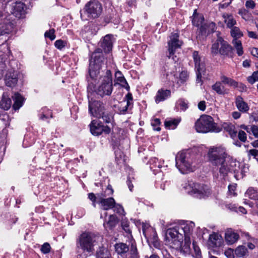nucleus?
<instances>
[{"instance_id":"obj_1","label":"nucleus","mask_w":258,"mask_h":258,"mask_svg":"<svg viewBox=\"0 0 258 258\" xmlns=\"http://www.w3.org/2000/svg\"><path fill=\"white\" fill-rule=\"evenodd\" d=\"M208 156L212 165L217 167L219 173L223 177L225 176L229 172L236 170V160L228 155L226 148L223 146L210 148Z\"/></svg>"},{"instance_id":"obj_2","label":"nucleus","mask_w":258,"mask_h":258,"mask_svg":"<svg viewBox=\"0 0 258 258\" xmlns=\"http://www.w3.org/2000/svg\"><path fill=\"white\" fill-rule=\"evenodd\" d=\"M175 160L176 167L183 174L193 171L197 165L196 156L190 151L178 152Z\"/></svg>"},{"instance_id":"obj_3","label":"nucleus","mask_w":258,"mask_h":258,"mask_svg":"<svg viewBox=\"0 0 258 258\" xmlns=\"http://www.w3.org/2000/svg\"><path fill=\"white\" fill-rule=\"evenodd\" d=\"M89 112L91 115L96 118H102L106 123H111L113 115L105 104L100 101L89 100Z\"/></svg>"},{"instance_id":"obj_4","label":"nucleus","mask_w":258,"mask_h":258,"mask_svg":"<svg viewBox=\"0 0 258 258\" xmlns=\"http://www.w3.org/2000/svg\"><path fill=\"white\" fill-rule=\"evenodd\" d=\"M183 234L175 227L167 230L165 237V244L171 248L179 250L181 253L187 255L190 252L183 251L185 245V239L183 244Z\"/></svg>"},{"instance_id":"obj_5","label":"nucleus","mask_w":258,"mask_h":258,"mask_svg":"<svg viewBox=\"0 0 258 258\" xmlns=\"http://www.w3.org/2000/svg\"><path fill=\"white\" fill-rule=\"evenodd\" d=\"M194 128L198 133H219L221 128L210 115L203 114L195 123Z\"/></svg>"},{"instance_id":"obj_6","label":"nucleus","mask_w":258,"mask_h":258,"mask_svg":"<svg viewBox=\"0 0 258 258\" xmlns=\"http://www.w3.org/2000/svg\"><path fill=\"white\" fill-rule=\"evenodd\" d=\"M99 84L95 90L96 93L101 97L110 96L113 91V82L111 72L109 70L102 72L99 80Z\"/></svg>"},{"instance_id":"obj_7","label":"nucleus","mask_w":258,"mask_h":258,"mask_svg":"<svg viewBox=\"0 0 258 258\" xmlns=\"http://www.w3.org/2000/svg\"><path fill=\"white\" fill-rule=\"evenodd\" d=\"M232 47L222 37H218L212 44L211 53L214 55L220 54L223 56L232 57L233 55Z\"/></svg>"},{"instance_id":"obj_8","label":"nucleus","mask_w":258,"mask_h":258,"mask_svg":"<svg viewBox=\"0 0 258 258\" xmlns=\"http://www.w3.org/2000/svg\"><path fill=\"white\" fill-rule=\"evenodd\" d=\"M96 241V237L92 233L83 232L79 236L77 240L78 247L84 251L89 253L94 250V246Z\"/></svg>"},{"instance_id":"obj_9","label":"nucleus","mask_w":258,"mask_h":258,"mask_svg":"<svg viewBox=\"0 0 258 258\" xmlns=\"http://www.w3.org/2000/svg\"><path fill=\"white\" fill-rule=\"evenodd\" d=\"M103 57L100 52H94L90 59L89 74L90 79L96 80L100 74Z\"/></svg>"},{"instance_id":"obj_10","label":"nucleus","mask_w":258,"mask_h":258,"mask_svg":"<svg viewBox=\"0 0 258 258\" xmlns=\"http://www.w3.org/2000/svg\"><path fill=\"white\" fill-rule=\"evenodd\" d=\"M83 10L89 18L95 19L101 15L103 8L98 0H90L85 4Z\"/></svg>"},{"instance_id":"obj_11","label":"nucleus","mask_w":258,"mask_h":258,"mask_svg":"<svg viewBox=\"0 0 258 258\" xmlns=\"http://www.w3.org/2000/svg\"><path fill=\"white\" fill-rule=\"evenodd\" d=\"M185 188L189 194L198 198L208 197L210 194V190L208 186L195 183L191 181L188 182Z\"/></svg>"},{"instance_id":"obj_12","label":"nucleus","mask_w":258,"mask_h":258,"mask_svg":"<svg viewBox=\"0 0 258 258\" xmlns=\"http://www.w3.org/2000/svg\"><path fill=\"white\" fill-rule=\"evenodd\" d=\"M113 192V190L111 185L107 186L106 190L101 193L98 194V203L104 210L112 209L114 206L115 200L113 198H106L107 196H111Z\"/></svg>"},{"instance_id":"obj_13","label":"nucleus","mask_w":258,"mask_h":258,"mask_svg":"<svg viewBox=\"0 0 258 258\" xmlns=\"http://www.w3.org/2000/svg\"><path fill=\"white\" fill-rule=\"evenodd\" d=\"M169 38L170 39L168 42V54L167 56L176 62L178 59L174 54L175 52L177 49L180 48L183 43L179 39V34L177 33H171Z\"/></svg>"},{"instance_id":"obj_14","label":"nucleus","mask_w":258,"mask_h":258,"mask_svg":"<svg viewBox=\"0 0 258 258\" xmlns=\"http://www.w3.org/2000/svg\"><path fill=\"white\" fill-rule=\"evenodd\" d=\"M195 224L192 222H186L178 226L175 227L178 228L179 232L183 233L185 239V245L183 251L185 252H190V235L193 231Z\"/></svg>"},{"instance_id":"obj_15","label":"nucleus","mask_w":258,"mask_h":258,"mask_svg":"<svg viewBox=\"0 0 258 258\" xmlns=\"http://www.w3.org/2000/svg\"><path fill=\"white\" fill-rule=\"evenodd\" d=\"M192 57L195 62V70L196 71L197 82L200 83L201 82L202 75L204 74L206 71L205 64L204 59L200 56L198 51H194Z\"/></svg>"},{"instance_id":"obj_16","label":"nucleus","mask_w":258,"mask_h":258,"mask_svg":"<svg viewBox=\"0 0 258 258\" xmlns=\"http://www.w3.org/2000/svg\"><path fill=\"white\" fill-rule=\"evenodd\" d=\"M11 13L16 17L22 18L25 14V5L19 0H11Z\"/></svg>"},{"instance_id":"obj_17","label":"nucleus","mask_w":258,"mask_h":258,"mask_svg":"<svg viewBox=\"0 0 258 258\" xmlns=\"http://www.w3.org/2000/svg\"><path fill=\"white\" fill-rule=\"evenodd\" d=\"M18 73L14 70H10L6 75L5 83L7 86L13 87L16 85L18 81Z\"/></svg>"},{"instance_id":"obj_18","label":"nucleus","mask_w":258,"mask_h":258,"mask_svg":"<svg viewBox=\"0 0 258 258\" xmlns=\"http://www.w3.org/2000/svg\"><path fill=\"white\" fill-rule=\"evenodd\" d=\"M239 235L232 229H228L225 233V239L228 245L235 243L239 239Z\"/></svg>"},{"instance_id":"obj_19","label":"nucleus","mask_w":258,"mask_h":258,"mask_svg":"<svg viewBox=\"0 0 258 258\" xmlns=\"http://www.w3.org/2000/svg\"><path fill=\"white\" fill-rule=\"evenodd\" d=\"M114 82V85L115 84H119L121 87L124 88L127 91L130 90V86L120 71H118L115 72Z\"/></svg>"},{"instance_id":"obj_20","label":"nucleus","mask_w":258,"mask_h":258,"mask_svg":"<svg viewBox=\"0 0 258 258\" xmlns=\"http://www.w3.org/2000/svg\"><path fill=\"white\" fill-rule=\"evenodd\" d=\"M125 102H121L120 106V111L122 113H124L128 108H131L133 105V98L132 94L128 92L125 96Z\"/></svg>"},{"instance_id":"obj_21","label":"nucleus","mask_w":258,"mask_h":258,"mask_svg":"<svg viewBox=\"0 0 258 258\" xmlns=\"http://www.w3.org/2000/svg\"><path fill=\"white\" fill-rule=\"evenodd\" d=\"M216 29L215 23L209 22L202 25L200 28V31L202 35H207L209 34L213 33Z\"/></svg>"},{"instance_id":"obj_22","label":"nucleus","mask_w":258,"mask_h":258,"mask_svg":"<svg viewBox=\"0 0 258 258\" xmlns=\"http://www.w3.org/2000/svg\"><path fill=\"white\" fill-rule=\"evenodd\" d=\"M112 35H106L101 42V46L105 52H109L112 50Z\"/></svg>"},{"instance_id":"obj_23","label":"nucleus","mask_w":258,"mask_h":258,"mask_svg":"<svg viewBox=\"0 0 258 258\" xmlns=\"http://www.w3.org/2000/svg\"><path fill=\"white\" fill-rule=\"evenodd\" d=\"M223 239L221 235L213 233L211 234L209 238L208 244L213 247H219L222 244Z\"/></svg>"},{"instance_id":"obj_24","label":"nucleus","mask_w":258,"mask_h":258,"mask_svg":"<svg viewBox=\"0 0 258 258\" xmlns=\"http://www.w3.org/2000/svg\"><path fill=\"white\" fill-rule=\"evenodd\" d=\"M90 131L95 136H99L102 133V123L97 120H93L90 124Z\"/></svg>"},{"instance_id":"obj_25","label":"nucleus","mask_w":258,"mask_h":258,"mask_svg":"<svg viewBox=\"0 0 258 258\" xmlns=\"http://www.w3.org/2000/svg\"><path fill=\"white\" fill-rule=\"evenodd\" d=\"M171 96V91L168 89H159L157 92L155 96V102L156 103H159L160 102L163 101L169 98Z\"/></svg>"},{"instance_id":"obj_26","label":"nucleus","mask_w":258,"mask_h":258,"mask_svg":"<svg viewBox=\"0 0 258 258\" xmlns=\"http://www.w3.org/2000/svg\"><path fill=\"white\" fill-rule=\"evenodd\" d=\"M222 18L224 20V22L226 25V26L228 28H231L234 26L236 24V21L234 18L233 15L229 13H223L222 14Z\"/></svg>"},{"instance_id":"obj_27","label":"nucleus","mask_w":258,"mask_h":258,"mask_svg":"<svg viewBox=\"0 0 258 258\" xmlns=\"http://www.w3.org/2000/svg\"><path fill=\"white\" fill-rule=\"evenodd\" d=\"M11 99L6 93H4L0 101V107L7 110L11 107Z\"/></svg>"},{"instance_id":"obj_28","label":"nucleus","mask_w":258,"mask_h":258,"mask_svg":"<svg viewBox=\"0 0 258 258\" xmlns=\"http://www.w3.org/2000/svg\"><path fill=\"white\" fill-rule=\"evenodd\" d=\"M235 104L239 111L242 112H246L249 109L247 103L245 102L241 97L238 96L236 99Z\"/></svg>"},{"instance_id":"obj_29","label":"nucleus","mask_w":258,"mask_h":258,"mask_svg":"<svg viewBox=\"0 0 258 258\" xmlns=\"http://www.w3.org/2000/svg\"><path fill=\"white\" fill-rule=\"evenodd\" d=\"M13 97L14 101L13 108L15 110H18L23 105L24 98L19 93H15Z\"/></svg>"},{"instance_id":"obj_30","label":"nucleus","mask_w":258,"mask_h":258,"mask_svg":"<svg viewBox=\"0 0 258 258\" xmlns=\"http://www.w3.org/2000/svg\"><path fill=\"white\" fill-rule=\"evenodd\" d=\"M224 129L229 133L231 138L234 139L237 135V131L235 130V126L231 123H224L223 124Z\"/></svg>"},{"instance_id":"obj_31","label":"nucleus","mask_w":258,"mask_h":258,"mask_svg":"<svg viewBox=\"0 0 258 258\" xmlns=\"http://www.w3.org/2000/svg\"><path fill=\"white\" fill-rule=\"evenodd\" d=\"M245 196L250 199L257 201L256 206L258 208V191L254 188L250 187L246 190Z\"/></svg>"},{"instance_id":"obj_32","label":"nucleus","mask_w":258,"mask_h":258,"mask_svg":"<svg viewBox=\"0 0 258 258\" xmlns=\"http://www.w3.org/2000/svg\"><path fill=\"white\" fill-rule=\"evenodd\" d=\"M221 81L224 84H226L229 86L236 88L238 86V83L233 79L228 78L225 76H222L220 78Z\"/></svg>"},{"instance_id":"obj_33","label":"nucleus","mask_w":258,"mask_h":258,"mask_svg":"<svg viewBox=\"0 0 258 258\" xmlns=\"http://www.w3.org/2000/svg\"><path fill=\"white\" fill-rule=\"evenodd\" d=\"M115 248L116 252L119 254L125 253L129 250L128 246L123 243L116 244L115 245Z\"/></svg>"},{"instance_id":"obj_34","label":"nucleus","mask_w":258,"mask_h":258,"mask_svg":"<svg viewBox=\"0 0 258 258\" xmlns=\"http://www.w3.org/2000/svg\"><path fill=\"white\" fill-rule=\"evenodd\" d=\"M232 44L237 55L241 56L243 54V50L241 41L237 39H233Z\"/></svg>"},{"instance_id":"obj_35","label":"nucleus","mask_w":258,"mask_h":258,"mask_svg":"<svg viewBox=\"0 0 258 258\" xmlns=\"http://www.w3.org/2000/svg\"><path fill=\"white\" fill-rule=\"evenodd\" d=\"M192 18V23L194 25L199 27L200 25H203L202 23L204 20V17L202 16L199 15L197 13L196 10H195Z\"/></svg>"},{"instance_id":"obj_36","label":"nucleus","mask_w":258,"mask_h":258,"mask_svg":"<svg viewBox=\"0 0 258 258\" xmlns=\"http://www.w3.org/2000/svg\"><path fill=\"white\" fill-rule=\"evenodd\" d=\"M180 119H170L165 121V127L168 129H174L180 122Z\"/></svg>"},{"instance_id":"obj_37","label":"nucleus","mask_w":258,"mask_h":258,"mask_svg":"<svg viewBox=\"0 0 258 258\" xmlns=\"http://www.w3.org/2000/svg\"><path fill=\"white\" fill-rule=\"evenodd\" d=\"M192 246L194 250L193 251H191L190 250V252L188 254L191 253L192 256L194 257L195 258H202V253L201 249L199 246L197 244L196 242H195V241H193L192 242Z\"/></svg>"},{"instance_id":"obj_38","label":"nucleus","mask_w":258,"mask_h":258,"mask_svg":"<svg viewBox=\"0 0 258 258\" xmlns=\"http://www.w3.org/2000/svg\"><path fill=\"white\" fill-rule=\"evenodd\" d=\"M192 246L194 250L193 251H191L190 250V252L188 254L191 253L192 256L194 257L195 258H202V253L201 249L199 246L197 244L196 242H195V241H193L192 242Z\"/></svg>"},{"instance_id":"obj_39","label":"nucleus","mask_w":258,"mask_h":258,"mask_svg":"<svg viewBox=\"0 0 258 258\" xmlns=\"http://www.w3.org/2000/svg\"><path fill=\"white\" fill-rule=\"evenodd\" d=\"M230 29V34L231 36L233 38V39H238V38L243 36V33L238 27L234 26Z\"/></svg>"},{"instance_id":"obj_40","label":"nucleus","mask_w":258,"mask_h":258,"mask_svg":"<svg viewBox=\"0 0 258 258\" xmlns=\"http://www.w3.org/2000/svg\"><path fill=\"white\" fill-rule=\"evenodd\" d=\"M212 88L218 94L221 95L225 93V87L221 84L220 82H217L212 86Z\"/></svg>"},{"instance_id":"obj_41","label":"nucleus","mask_w":258,"mask_h":258,"mask_svg":"<svg viewBox=\"0 0 258 258\" xmlns=\"http://www.w3.org/2000/svg\"><path fill=\"white\" fill-rule=\"evenodd\" d=\"M235 253L237 256L243 257L247 254V249L244 246H239L236 248Z\"/></svg>"},{"instance_id":"obj_42","label":"nucleus","mask_w":258,"mask_h":258,"mask_svg":"<svg viewBox=\"0 0 258 258\" xmlns=\"http://www.w3.org/2000/svg\"><path fill=\"white\" fill-rule=\"evenodd\" d=\"M150 163L151 165V169L155 170V169L154 168H155L156 167H158L159 168H161L163 161H159L158 158H153L151 159Z\"/></svg>"},{"instance_id":"obj_43","label":"nucleus","mask_w":258,"mask_h":258,"mask_svg":"<svg viewBox=\"0 0 258 258\" xmlns=\"http://www.w3.org/2000/svg\"><path fill=\"white\" fill-rule=\"evenodd\" d=\"M176 105L182 110L185 111L188 108V102L183 99H179L176 102Z\"/></svg>"},{"instance_id":"obj_44","label":"nucleus","mask_w":258,"mask_h":258,"mask_svg":"<svg viewBox=\"0 0 258 258\" xmlns=\"http://www.w3.org/2000/svg\"><path fill=\"white\" fill-rule=\"evenodd\" d=\"M238 14L245 21H248L250 18V14L248 11L245 9H240L238 11Z\"/></svg>"},{"instance_id":"obj_45","label":"nucleus","mask_w":258,"mask_h":258,"mask_svg":"<svg viewBox=\"0 0 258 258\" xmlns=\"http://www.w3.org/2000/svg\"><path fill=\"white\" fill-rule=\"evenodd\" d=\"M247 81L251 84L258 81V70L257 71L253 72L251 76L247 78Z\"/></svg>"},{"instance_id":"obj_46","label":"nucleus","mask_w":258,"mask_h":258,"mask_svg":"<svg viewBox=\"0 0 258 258\" xmlns=\"http://www.w3.org/2000/svg\"><path fill=\"white\" fill-rule=\"evenodd\" d=\"M188 75L186 71H182L179 74V80L178 83L182 84L184 83L188 78Z\"/></svg>"},{"instance_id":"obj_47","label":"nucleus","mask_w":258,"mask_h":258,"mask_svg":"<svg viewBox=\"0 0 258 258\" xmlns=\"http://www.w3.org/2000/svg\"><path fill=\"white\" fill-rule=\"evenodd\" d=\"M110 254L107 249H103L98 253L96 258H110Z\"/></svg>"},{"instance_id":"obj_48","label":"nucleus","mask_w":258,"mask_h":258,"mask_svg":"<svg viewBox=\"0 0 258 258\" xmlns=\"http://www.w3.org/2000/svg\"><path fill=\"white\" fill-rule=\"evenodd\" d=\"M9 25L6 24H0V36L3 35L5 34L8 33L9 30L8 29Z\"/></svg>"},{"instance_id":"obj_49","label":"nucleus","mask_w":258,"mask_h":258,"mask_svg":"<svg viewBox=\"0 0 258 258\" xmlns=\"http://www.w3.org/2000/svg\"><path fill=\"white\" fill-rule=\"evenodd\" d=\"M113 208H114V211L116 212L117 213H118L120 215H124V211L121 205L118 204H116L115 203L114 206H113Z\"/></svg>"},{"instance_id":"obj_50","label":"nucleus","mask_w":258,"mask_h":258,"mask_svg":"<svg viewBox=\"0 0 258 258\" xmlns=\"http://www.w3.org/2000/svg\"><path fill=\"white\" fill-rule=\"evenodd\" d=\"M54 33V29H51L49 31L45 32L44 35L45 37L49 38L51 40H53L55 38Z\"/></svg>"},{"instance_id":"obj_51","label":"nucleus","mask_w":258,"mask_h":258,"mask_svg":"<svg viewBox=\"0 0 258 258\" xmlns=\"http://www.w3.org/2000/svg\"><path fill=\"white\" fill-rule=\"evenodd\" d=\"M160 124V119H158V118H156V119H154L151 122V124L153 127L154 130L157 131H159L161 130L160 127L159 126Z\"/></svg>"},{"instance_id":"obj_52","label":"nucleus","mask_w":258,"mask_h":258,"mask_svg":"<svg viewBox=\"0 0 258 258\" xmlns=\"http://www.w3.org/2000/svg\"><path fill=\"white\" fill-rule=\"evenodd\" d=\"M66 44V43L61 39L56 40L54 43L55 47L60 50L63 48Z\"/></svg>"},{"instance_id":"obj_53","label":"nucleus","mask_w":258,"mask_h":258,"mask_svg":"<svg viewBox=\"0 0 258 258\" xmlns=\"http://www.w3.org/2000/svg\"><path fill=\"white\" fill-rule=\"evenodd\" d=\"M238 138L242 142H245L247 140V136L245 133L243 131H239L238 134Z\"/></svg>"},{"instance_id":"obj_54","label":"nucleus","mask_w":258,"mask_h":258,"mask_svg":"<svg viewBox=\"0 0 258 258\" xmlns=\"http://www.w3.org/2000/svg\"><path fill=\"white\" fill-rule=\"evenodd\" d=\"M50 244L46 242L42 245L41 250L42 252L44 254L48 253L50 251Z\"/></svg>"},{"instance_id":"obj_55","label":"nucleus","mask_w":258,"mask_h":258,"mask_svg":"<svg viewBox=\"0 0 258 258\" xmlns=\"http://www.w3.org/2000/svg\"><path fill=\"white\" fill-rule=\"evenodd\" d=\"M106 224L110 227H114L115 224V217L113 215H110Z\"/></svg>"},{"instance_id":"obj_56","label":"nucleus","mask_w":258,"mask_h":258,"mask_svg":"<svg viewBox=\"0 0 258 258\" xmlns=\"http://www.w3.org/2000/svg\"><path fill=\"white\" fill-rule=\"evenodd\" d=\"M224 254L227 258H234L233 250L231 248L225 250Z\"/></svg>"},{"instance_id":"obj_57","label":"nucleus","mask_w":258,"mask_h":258,"mask_svg":"<svg viewBox=\"0 0 258 258\" xmlns=\"http://www.w3.org/2000/svg\"><path fill=\"white\" fill-rule=\"evenodd\" d=\"M248 155H251L254 157V158L256 159L258 161V150L256 149H251L248 151Z\"/></svg>"},{"instance_id":"obj_58","label":"nucleus","mask_w":258,"mask_h":258,"mask_svg":"<svg viewBox=\"0 0 258 258\" xmlns=\"http://www.w3.org/2000/svg\"><path fill=\"white\" fill-rule=\"evenodd\" d=\"M255 6L254 2L252 0L247 1L245 3V7L248 9H253Z\"/></svg>"},{"instance_id":"obj_59","label":"nucleus","mask_w":258,"mask_h":258,"mask_svg":"<svg viewBox=\"0 0 258 258\" xmlns=\"http://www.w3.org/2000/svg\"><path fill=\"white\" fill-rule=\"evenodd\" d=\"M49 116L51 118L52 117V112L48 110L47 113H44V111H43L42 113L40 115V118L41 119L44 120L45 118H48Z\"/></svg>"},{"instance_id":"obj_60","label":"nucleus","mask_w":258,"mask_h":258,"mask_svg":"<svg viewBox=\"0 0 258 258\" xmlns=\"http://www.w3.org/2000/svg\"><path fill=\"white\" fill-rule=\"evenodd\" d=\"M250 132L256 138H258V126L255 125H252L250 126Z\"/></svg>"},{"instance_id":"obj_61","label":"nucleus","mask_w":258,"mask_h":258,"mask_svg":"<svg viewBox=\"0 0 258 258\" xmlns=\"http://www.w3.org/2000/svg\"><path fill=\"white\" fill-rule=\"evenodd\" d=\"M153 235L152 237H150V240L151 242L155 243V244L158 241V237L157 234L155 231L154 230L152 231Z\"/></svg>"},{"instance_id":"obj_62","label":"nucleus","mask_w":258,"mask_h":258,"mask_svg":"<svg viewBox=\"0 0 258 258\" xmlns=\"http://www.w3.org/2000/svg\"><path fill=\"white\" fill-rule=\"evenodd\" d=\"M198 108L202 111H204L206 109V105L205 101H201L198 105Z\"/></svg>"},{"instance_id":"obj_63","label":"nucleus","mask_w":258,"mask_h":258,"mask_svg":"<svg viewBox=\"0 0 258 258\" xmlns=\"http://www.w3.org/2000/svg\"><path fill=\"white\" fill-rule=\"evenodd\" d=\"M88 198L92 202L98 201V194L95 196L93 193H89L88 194Z\"/></svg>"},{"instance_id":"obj_64","label":"nucleus","mask_w":258,"mask_h":258,"mask_svg":"<svg viewBox=\"0 0 258 258\" xmlns=\"http://www.w3.org/2000/svg\"><path fill=\"white\" fill-rule=\"evenodd\" d=\"M251 54L254 57L258 58V48L253 47L251 50Z\"/></svg>"}]
</instances>
